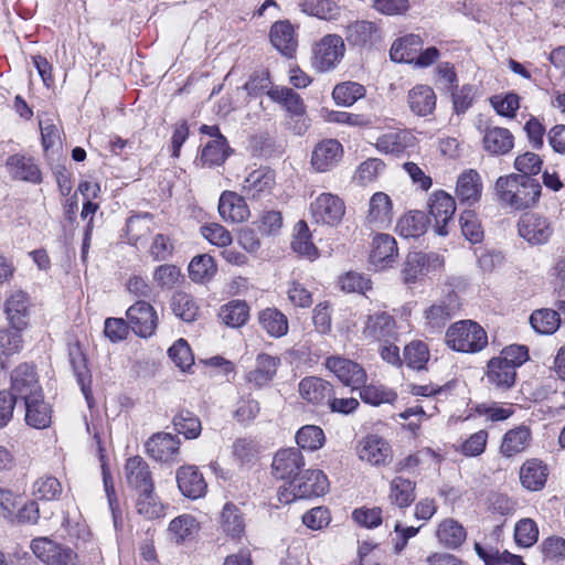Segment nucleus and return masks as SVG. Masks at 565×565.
Instances as JSON below:
<instances>
[{"label": "nucleus", "mask_w": 565, "mask_h": 565, "mask_svg": "<svg viewBox=\"0 0 565 565\" xmlns=\"http://www.w3.org/2000/svg\"><path fill=\"white\" fill-rule=\"evenodd\" d=\"M541 190L537 180L516 173L501 175L494 183L498 201L516 211L533 206L541 195Z\"/></svg>", "instance_id": "f257e3e1"}, {"label": "nucleus", "mask_w": 565, "mask_h": 565, "mask_svg": "<svg viewBox=\"0 0 565 565\" xmlns=\"http://www.w3.org/2000/svg\"><path fill=\"white\" fill-rule=\"evenodd\" d=\"M446 343L458 352L477 353L487 347L488 337L479 323L472 320H461L448 328Z\"/></svg>", "instance_id": "f03ea898"}, {"label": "nucleus", "mask_w": 565, "mask_h": 565, "mask_svg": "<svg viewBox=\"0 0 565 565\" xmlns=\"http://www.w3.org/2000/svg\"><path fill=\"white\" fill-rule=\"evenodd\" d=\"M7 391L15 402L42 397L43 388L35 365L25 362L15 366L11 371L10 388Z\"/></svg>", "instance_id": "7ed1b4c3"}, {"label": "nucleus", "mask_w": 565, "mask_h": 565, "mask_svg": "<svg viewBox=\"0 0 565 565\" xmlns=\"http://www.w3.org/2000/svg\"><path fill=\"white\" fill-rule=\"evenodd\" d=\"M344 42L340 35H324L312 50V65L318 72L333 70L344 55Z\"/></svg>", "instance_id": "20e7f679"}, {"label": "nucleus", "mask_w": 565, "mask_h": 565, "mask_svg": "<svg viewBox=\"0 0 565 565\" xmlns=\"http://www.w3.org/2000/svg\"><path fill=\"white\" fill-rule=\"evenodd\" d=\"M444 259L436 253L411 252L408 253L402 277L405 284L415 282L420 276L440 268Z\"/></svg>", "instance_id": "39448f33"}, {"label": "nucleus", "mask_w": 565, "mask_h": 565, "mask_svg": "<svg viewBox=\"0 0 565 565\" xmlns=\"http://www.w3.org/2000/svg\"><path fill=\"white\" fill-rule=\"evenodd\" d=\"M519 234L532 245H541L548 242L553 234L551 221L536 213L524 214L519 223Z\"/></svg>", "instance_id": "423d86ee"}, {"label": "nucleus", "mask_w": 565, "mask_h": 565, "mask_svg": "<svg viewBox=\"0 0 565 565\" xmlns=\"http://www.w3.org/2000/svg\"><path fill=\"white\" fill-rule=\"evenodd\" d=\"M326 366L342 384L350 386L352 390L360 388L366 381L365 370L352 360L342 356H329L326 360Z\"/></svg>", "instance_id": "0eeeda50"}, {"label": "nucleus", "mask_w": 565, "mask_h": 565, "mask_svg": "<svg viewBox=\"0 0 565 565\" xmlns=\"http://www.w3.org/2000/svg\"><path fill=\"white\" fill-rule=\"evenodd\" d=\"M344 210L342 200L331 193H321L310 205L315 222L331 226L341 221Z\"/></svg>", "instance_id": "6e6552de"}, {"label": "nucleus", "mask_w": 565, "mask_h": 565, "mask_svg": "<svg viewBox=\"0 0 565 565\" xmlns=\"http://www.w3.org/2000/svg\"><path fill=\"white\" fill-rule=\"evenodd\" d=\"M456 212L455 199L445 191L435 192L429 200V214L435 221V233L441 236L448 234L447 225Z\"/></svg>", "instance_id": "1a4fd4ad"}, {"label": "nucleus", "mask_w": 565, "mask_h": 565, "mask_svg": "<svg viewBox=\"0 0 565 565\" xmlns=\"http://www.w3.org/2000/svg\"><path fill=\"white\" fill-rule=\"evenodd\" d=\"M126 313L129 326L137 335L147 338L153 334L158 317L150 303L139 300L130 306Z\"/></svg>", "instance_id": "9d476101"}, {"label": "nucleus", "mask_w": 565, "mask_h": 565, "mask_svg": "<svg viewBox=\"0 0 565 565\" xmlns=\"http://www.w3.org/2000/svg\"><path fill=\"white\" fill-rule=\"evenodd\" d=\"M305 466V459L298 448L280 449L273 459V473L281 480H296L300 469Z\"/></svg>", "instance_id": "9b49d317"}, {"label": "nucleus", "mask_w": 565, "mask_h": 565, "mask_svg": "<svg viewBox=\"0 0 565 565\" xmlns=\"http://www.w3.org/2000/svg\"><path fill=\"white\" fill-rule=\"evenodd\" d=\"M343 157V147L337 139H324L316 145L311 154V164L318 172L335 168Z\"/></svg>", "instance_id": "f8f14e48"}, {"label": "nucleus", "mask_w": 565, "mask_h": 565, "mask_svg": "<svg viewBox=\"0 0 565 565\" xmlns=\"http://www.w3.org/2000/svg\"><path fill=\"white\" fill-rule=\"evenodd\" d=\"M482 191V179L477 170L467 169L458 175L455 193L461 204L473 206L481 200Z\"/></svg>", "instance_id": "ddd939ff"}, {"label": "nucleus", "mask_w": 565, "mask_h": 565, "mask_svg": "<svg viewBox=\"0 0 565 565\" xmlns=\"http://www.w3.org/2000/svg\"><path fill=\"white\" fill-rule=\"evenodd\" d=\"M363 337L371 341L390 342L396 340L395 320L387 312H376L367 316Z\"/></svg>", "instance_id": "4468645a"}, {"label": "nucleus", "mask_w": 565, "mask_h": 565, "mask_svg": "<svg viewBox=\"0 0 565 565\" xmlns=\"http://www.w3.org/2000/svg\"><path fill=\"white\" fill-rule=\"evenodd\" d=\"M398 248L395 238L388 234H377L371 245L370 263L376 270L392 267L396 263Z\"/></svg>", "instance_id": "2eb2a0df"}, {"label": "nucleus", "mask_w": 565, "mask_h": 565, "mask_svg": "<svg viewBox=\"0 0 565 565\" xmlns=\"http://www.w3.org/2000/svg\"><path fill=\"white\" fill-rule=\"evenodd\" d=\"M124 472L127 486L136 492L153 490L152 473L149 465L142 457L134 456L128 458Z\"/></svg>", "instance_id": "dca6fc26"}, {"label": "nucleus", "mask_w": 565, "mask_h": 565, "mask_svg": "<svg viewBox=\"0 0 565 565\" xmlns=\"http://www.w3.org/2000/svg\"><path fill=\"white\" fill-rule=\"evenodd\" d=\"M295 483L294 495L299 499L319 497L326 493L329 483L327 476L321 470L308 469L292 481Z\"/></svg>", "instance_id": "f3484780"}, {"label": "nucleus", "mask_w": 565, "mask_h": 565, "mask_svg": "<svg viewBox=\"0 0 565 565\" xmlns=\"http://www.w3.org/2000/svg\"><path fill=\"white\" fill-rule=\"evenodd\" d=\"M147 454L157 461L169 462L179 454L180 440L169 433L152 435L145 445Z\"/></svg>", "instance_id": "a211bd4d"}, {"label": "nucleus", "mask_w": 565, "mask_h": 565, "mask_svg": "<svg viewBox=\"0 0 565 565\" xmlns=\"http://www.w3.org/2000/svg\"><path fill=\"white\" fill-rule=\"evenodd\" d=\"M359 457L373 466H385L392 461V449L382 437L370 435L361 441Z\"/></svg>", "instance_id": "6ab92c4d"}, {"label": "nucleus", "mask_w": 565, "mask_h": 565, "mask_svg": "<svg viewBox=\"0 0 565 565\" xmlns=\"http://www.w3.org/2000/svg\"><path fill=\"white\" fill-rule=\"evenodd\" d=\"M68 359L77 383L81 386V391L84 394L88 406L92 407V376L87 369L86 356L78 342L68 345Z\"/></svg>", "instance_id": "aec40b11"}, {"label": "nucleus", "mask_w": 565, "mask_h": 565, "mask_svg": "<svg viewBox=\"0 0 565 565\" xmlns=\"http://www.w3.org/2000/svg\"><path fill=\"white\" fill-rule=\"evenodd\" d=\"M177 483L181 493L190 499H199L206 492L207 484L195 466H182L177 471Z\"/></svg>", "instance_id": "412c9836"}, {"label": "nucleus", "mask_w": 565, "mask_h": 565, "mask_svg": "<svg viewBox=\"0 0 565 565\" xmlns=\"http://www.w3.org/2000/svg\"><path fill=\"white\" fill-rule=\"evenodd\" d=\"M483 148L493 156H504L514 147V136L503 127L487 126L483 130Z\"/></svg>", "instance_id": "4be33fe9"}, {"label": "nucleus", "mask_w": 565, "mask_h": 565, "mask_svg": "<svg viewBox=\"0 0 565 565\" xmlns=\"http://www.w3.org/2000/svg\"><path fill=\"white\" fill-rule=\"evenodd\" d=\"M7 318L17 330L26 328L30 316V298L22 290L13 291L6 301Z\"/></svg>", "instance_id": "5701e85b"}, {"label": "nucleus", "mask_w": 565, "mask_h": 565, "mask_svg": "<svg viewBox=\"0 0 565 565\" xmlns=\"http://www.w3.org/2000/svg\"><path fill=\"white\" fill-rule=\"evenodd\" d=\"M218 213L225 222L239 223L249 216L248 206L243 196L232 191H224L218 200Z\"/></svg>", "instance_id": "b1692460"}, {"label": "nucleus", "mask_w": 565, "mask_h": 565, "mask_svg": "<svg viewBox=\"0 0 565 565\" xmlns=\"http://www.w3.org/2000/svg\"><path fill=\"white\" fill-rule=\"evenodd\" d=\"M393 220L391 198L384 192L374 193L369 203L366 221L371 226L386 228Z\"/></svg>", "instance_id": "393cba45"}, {"label": "nucleus", "mask_w": 565, "mask_h": 565, "mask_svg": "<svg viewBox=\"0 0 565 565\" xmlns=\"http://www.w3.org/2000/svg\"><path fill=\"white\" fill-rule=\"evenodd\" d=\"M299 393L307 402L322 406L328 404L333 394V386L321 377L308 376L300 381Z\"/></svg>", "instance_id": "a878e982"}, {"label": "nucleus", "mask_w": 565, "mask_h": 565, "mask_svg": "<svg viewBox=\"0 0 565 565\" xmlns=\"http://www.w3.org/2000/svg\"><path fill=\"white\" fill-rule=\"evenodd\" d=\"M436 94L428 85H416L407 95V104L411 111L419 117L431 115L436 108Z\"/></svg>", "instance_id": "bb28decb"}, {"label": "nucleus", "mask_w": 565, "mask_h": 565, "mask_svg": "<svg viewBox=\"0 0 565 565\" xmlns=\"http://www.w3.org/2000/svg\"><path fill=\"white\" fill-rule=\"evenodd\" d=\"M532 440L529 426L520 425L508 430L500 445V454L505 458L514 457L527 449Z\"/></svg>", "instance_id": "cd10ccee"}, {"label": "nucleus", "mask_w": 565, "mask_h": 565, "mask_svg": "<svg viewBox=\"0 0 565 565\" xmlns=\"http://www.w3.org/2000/svg\"><path fill=\"white\" fill-rule=\"evenodd\" d=\"M6 166L9 174L15 180L31 183H40L42 180L41 171L31 157L12 154L7 159Z\"/></svg>", "instance_id": "c85d7f7f"}, {"label": "nucleus", "mask_w": 565, "mask_h": 565, "mask_svg": "<svg viewBox=\"0 0 565 565\" xmlns=\"http://www.w3.org/2000/svg\"><path fill=\"white\" fill-rule=\"evenodd\" d=\"M280 359L266 353L258 354L253 370L246 374V381L255 387L267 385L276 375Z\"/></svg>", "instance_id": "c756f323"}, {"label": "nucleus", "mask_w": 565, "mask_h": 565, "mask_svg": "<svg viewBox=\"0 0 565 565\" xmlns=\"http://www.w3.org/2000/svg\"><path fill=\"white\" fill-rule=\"evenodd\" d=\"M345 39L350 45L372 46L380 41L379 28L371 21H355L347 26Z\"/></svg>", "instance_id": "7c9ffc66"}, {"label": "nucleus", "mask_w": 565, "mask_h": 565, "mask_svg": "<svg viewBox=\"0 0 565 565\" xmlns=\"http://www.w3.org/2000/svg\"><path fill=\"white\" fill-rule=\"evenodd\" d=\"M548 476V468L539 459L526 460L520 469V480L524 488L530 491L541 490Z\"/></svg>", "instance_id": "2f4dec72"}, {"label": "nucleus", "mask_w": 565, "mask_h": 565, "mask_svg": "<svg viewBox=\"0 0 565 565\" xmlns=\"http://www.w3.org/2000/svg\"><path fill=\"white\" fill-rule=\"evenodd\" d=\"M414 136L405 130H390L381 135L375 143L379 151L386 154L399 156L413 146Z\"/></svg>", "instance_id": "473e14b6"}, {"label": "nucleus", "mask_w": 565, "mask_h": 565, "mask_svg": "<svg viewBox=\"0 0 565 565\" xmlns=\"http://www.w3.org/2000/svg\"><path fill=\"white\" fill-rule=\"evenodd\" d=\"M487 379L497 388L507 391L514 385L516 371L507 362L492 358L487 365Z\"/></svg>", "instance_id": "72a5a7b5"}, {"label": "nucleus", "mask_w": 565, "mask_h": 565, "mask_svg": "<svg viewBox=\"0 0 565 565\" xmlns=\"http://www.w3.org/2000/svg\"><path fill=\"white\" fill-rule=\"evenodd\" d=\"M270 42L284 55L291 56L297 47L294 26L289 21L274 23L270 29Z\"/></svg>", "instance_id": "f704fd0d"}, {"label": "nucleus", "mask_w": 565, "mask_h": 565, "mask_svg": "<svg viewBox=\"0 0 565 565\" xmlns=\"http://www.w3.org/2000/svg\"><path fill=\"white\" fill-rule=\"evenodd\" d=\"M275 184L273 171L267 168H259L252 171L243 182V191L253 199L260 198L270 191Z\"/></svg>", "instance_id": "c9c22d12"}, {"label": "nucleus", "mask_w": 565, "mask_h": 565, "mask_svg": "<svg viewBox=\"0 0 565 565\" xmlns=\"http://www.w3.org/2000/svg\"><path fill=\"white\" fill-rule=\"evenodd\" d=\"M422 45L423 40L419 35L407 34L392 44L390 56L394 62L413 63Z\"/></svg>", "instance_id": "e433bc0d"}, {"label": "nucleus", "mask_w": 565, "mask_h": 565, "mask_svg": "<svg viewBox=\"0 0 565 565\" xmlns=\"http://www.w3.org/2000/svg\"><path fill=\"white\" fill-rule=\"evenodd\" d=\"M25 423L36 429L46 428L51 424L52 409L51 406L42 397L31 398L25 401Z\"/></svg>", "instance_id": "4c0bfd02"}, {"label": "nucleus", "mask_w": 565, "mask_h": 565, "mask_svg": "<svg viewBox=\"0 0 565 565\" xmlns=\"http://www.w3.org/2000/svg\"><path fill=\"white\" fill-rule=\"evenodd\" d=\"M436 536L444 546L457 548L466 541L467 532L457 520L449 518L438 524Z\"/></svg>", "instance_id": "58836bf2"}, {"label": "nucleus", "mask_w": 565, "mask_h": 565, "mask_svg": "<svg viewBox=\"0 0 565 565\" xmlns=\"http://www.w3.org/2000/svg\"><path fill=\"white\" fill-rule=\"evenodd\" d=\"M262 328L273 338H281L288 332V319L277 308H266L259 312Z\"/></svg>", "instance_id": "ea45409f"}, {"label": "nucleus", "mask_w": 565, "mask_h": 565, "mask_svg": "<svg viewBox=\"0 0 565 565\" xmlns=\"http://www.w3.org/2000/svg\"><path fill=\"white\" fill-rule=\"evenodd\" d=\"M301 11L326 21H335L341 15V7L333 0H303Z\"/></svg>", "instance_id": "a19ab883"}, {"label": "nucleus", "mask_w": 565, "mask_h": 565, "mask_svg": "<svg viewBox=\"0 0 565 565\" xmlns=\"http://www.w3.org/2000/svg\"><path fill=\"white\" fill-rule=\"evenodd\" d=\"M415 482L403 477H396L391 482L390 500L398 508H407L415 501Z\"/></svg>", "instance_id": "79ce46f5"}, {"label": "nucleus", "mask_w": 565, "mask_h": 565, "mask_svg": "<svg viewBox=\"0 0 565 565\" xmlns=\"http://www.w3.org/2000/svg\"><path fill=\"white\" fill-rule=\"evenodd\" d=\"M268 96L277 103L285 106L288 113L295 117H302L305 114V105L296 92L289 87H274L268 92Z\"/></svg>", "instance_id": "37998d69"}, {"label": "nucleus", "mask_w": 565, "mask_h": 565, "mask_svg": "<svg viewBox=\"0 0 565 565\" xmlns=\"http://www.w3.org/2000/svg\"><path fill=\"white\" fill-rule=\"evenodd\" d=\"M359 390L361 399L372 406L392 404L397 398V394L393 390L379 383L362 384Z\"/></svg>", "instance_id": "c03bdc74"}, {"label": "nucleus", "mask_w": 565, "mask_h": 565, "mask_svg": "<svg viewBox=\"0 0 565 565\" xmlns=\"http://www.w3.org/2000/svg\"><path fill=\"white\" fill-rule=\"evenodd\" d=\"M173 313L184 322H193L199 315V306L194 298L183 291L173 294L170 302Z\"/></svg>", "instance_id": "a18cd8bd"}, {"label": "nucleus", "mask_w": 565, "mask_h": 565, "mask_svg": "<svg viewBox=\"0 0 565 565\" xmlns=\"http://www.w3.org/2000/svg\"><path fill=\"white\" fill-rule=\"evenodd\" d=\"M428 223L425 212L412 211L398 221L397 227L404 237H418L426 232Z\"/></svg>", "instance_id": "49530a36"}, {"label": "nucleus", "mask_w": 565, "mask_h": 565, "mask_svg": "<svg viewBox=\"0 0 565 565\" xmlns=\"http://www.w3.org/2000/svg\"><path fill=\"white\" fill-rule=\"evenodd\" d=\"M218 317L226 326L238 328L248 320L249 308L245 301L233 300L221 308Z\"/></svg>", "instance_id": "de8ad7c7"}, {"label": "nucleus", "mask_w": 565, "mask_h": 565, "mask_svg": "<svg viewBox=\"0 0 565 565\" xmlns=\"http://www.w3.org/2000/svg\"><path fill=\"white\" fill-rule=\"evenodd\" d=\"M230 154V147L225 137H217L207 142L202 149L201 161L204 166H221Z\"/></svg>", "instance_id": "09e8293b"}, {"label": "nucleus", "mask_w": 565, "mask_h": 565, "mask_svg": "<svg viewBox=\"0 0 565 565\" xmlns=\"http://www.w3.org/2000/svg\"><path fill=\"white\" fill-rule=\"evenodd\" d=\"M296 234L291 242L294 252L301 256H306L309 259L318 257V248L311 242V234L309 227L305 221H299L296 224Z\"/></svg>", "instance_id": "8fccbe9b"}, {"label": "nucleus", "mask_w": 565, "mask_h": 565, "mask_svg": "<svg viewBox=\"0 0 565 565\" xmlns=\"http://www.w3.org/2000/svg\"><path fill=\"white\" fill-rule=\"evenodd\" d=\"M457 307L456 301L449 297L448 299H443L439 302L431 305L425 311V317L431 327L440 328L452 318Z\"/></svg>", "instance_id": "3c124183"}, {"label": "nucleus", "mask_w": 565, "mask_h": 565, "mask_svg": "<svg viewBox=\"0 0 565 565\" xmlns=\"http://www.w3.org/2000/svg\"><path fill=\"white\" fill-rule=\"evenodd\" d=\"M530 323L536 332L552 334L559 328V313L552 309L535 310L530 317Z\"/></svg>", "instance_id": "603ef678"}, {"label": "nucleus", "mask_w": 565, "mask_h": 565, "mask_svg": "<svg viewBox=\"0 0 565 565\" xmlns=\"http://www.w3.org/2000/svg\"><path fill=\"white\" fill-rule=\"evenodd\" d=\"M221 519L222 529L227 535L237 537L244 532V518L236 505L226 503L223 508Z\"/></svg>", "instance_id": "864d4df0"}, {"label": "nucleus", "mask_w": 565, "mask_h": 565, "mask_svg": "<svg viewBox=\"0 0 565 565\" xmlns=\"http://www.w3.org/2000/svg\"><path fill=\"white\" fill-rule=\"evenodd\" d=\"M199 530V524L194 516L182 514L173 519L169 524L171 537L179 544L192 537Z\"/></svg>", "instance_id": "5fc2aeb1"}, {"label": "nucleus", "mask_w": 565, "mask_h": 565, "mask_svg": "<svg viewBox=\"0 0 565 565\" xmlns=\"http://www.w3.org/2000/svg\"><path fill=\"white\" fill-rule=\"evenodd\" d=\"M137 493L136 508L140 515L148 520L158 519L163 515V505L159 502L153 490H142Z\"/></svg>", "instance_id": "6e6d98bb"}, {"label": "nucleus", "mask_w": 565, "mask_h": 565, "mask_svg": "<svg viewBox=\"0 0 565 565\" xmlns=\"http://www.w3.org/2000/svg\"><path fill=\"white\" fill-rule=\"evenodd\" d=\"M173 426L178 434L186 439L199 437L202 430L200 419L190 411H181L173 417Z\"/></svg>", "instance_id": "4d7b16f0"}, {"label": "nucleus", "mask_w": 565, "mask_h": 565, "mask_svg": "<svg viewBox=\"0 0 565 565\" xmlns=\"http://www.w3.org/2000/svg\"><path fill=\"white\" fill-rule=\"evenodd\" d=\"M365 95L363 85L355 82L338 84L332 92V97L338 105L351 106Z\"/></svg>", "instance_id": "13d9d810"}, {"label": "nucleus", "mask_w": 565, "mask_h": 565, "mask_svg": "<svg viewBox=\"0 0 565 565\" xmlns=\"http://www.w3.org/2000/svg\"><path fill=\"white\" fill-rule=\"evenodd\" d=\"M296 441L300 448L313 451L323 446L326 437L319 426L306 425L297 431Z\"/></svg>", "instance_id": "bf43d9fd"}, {"label": "nucleus", "mask_w": 565, "mask_h": 565, "mask_svg": "<svg viewBox=\"0 0 565 565\" xmlns=\"http://www.w3.org/2000/svg\"><path fill=\"white\" fill-rule=\"evenodd\" d=\"M152 231V216L149 213L132 215L127 220L126 233L131 244H137Z\"/></svg>", "instance_id": "052dcab7"}, {"label": "nucleus", "mask_w": 565, "mask_h": 565, "mask_svg": "<svg viewBox=\"0 0 565 565\" xmlns=\"http://www.w3.org/2000/svg\"><path fill=\"white\" fill-rule=\"evenodd\" d=\"M429 350L423 341H412L404 349V360L408 367L423 370L429 361Z\"/></svg>", "instance_id": "680f3d73"}, {"label": "nucleus", "mask_w": 565, "mask_h": 565, "mask_svg": "<svg viewBox=\"0 0 565 565\" xmlns=\"http://www.w3.org/2000/svg\"><path fill=\"white\" fill-rule=\"evenodd\" d=\"M459 222L462 235L471 244L480 243L483 239L481 223L473 211H463L460 215Z\"/></svg>", "instance_id": "e2e57ef3"}, {"label": "nucleus", "mask_w": 565, "mask_h": 565, "mask_svg": "<svg viewBox=\"0 0 565 565\" xmlns=\"http://www.w3.org/2000/svg\"><path fill=\"white\" fill-rule=\"evenodd\" d=\"M216 271L213 257L203 254L193 257L189 265V275L194 281H203Z\"/></svg>", "instance_id": "0e129e2a"}, {"label": "nucleus", "mask_w": 565, "mask_h": 565, "mask_svg": "<svg viewBox=\"0 0 565 565\" xmlns=\"http://www.w3.org/2000/svg\"><path fill=\"white\" fill-rule=\"evenodd\" d=\"M61 493L62 484L52 476L41 477L33 484V494L41 500H56Z\"/></svg>", "instance_id": "69168bd1"}, {"label": "nucleus", "mask_w": 565, "mask_h": 565, "mask_svg": "<svg viewBox=\"0 0 565 565\" xmlns=\"http://www.w3.org/2000/svg\"><path fill=\"white\" fill-rule=\"evenodd\" d=\"M539 537L536 523L531 519L520 520L514 529V539L518 545L530 547L534 545Z\"/></svg>", "instance_id": "338daca9"}, {"label": "nucleus", "mask_w": 565, "mask_h": 565, "mask_svg": "<svg viewBox=\"0 0 565 565\" xmlns=\"http://www.w3.org/2000/svg\"><path fill=\"white\" fill-rule=\"evenodd\" d=\"M384 168L385 163L381 159L370 158L358 167L354 179L365 185L375 181Z\"/></svg>", "instance_id": "774afa93"}]
</instances>
